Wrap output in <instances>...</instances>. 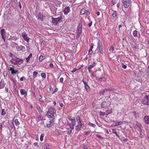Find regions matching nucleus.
<instances>
[{
  "instance_id": "f257e3e1",
  "label": "nucleus",
  "mask_w": 149,
  "mask_h": 149,
  "mask_svg": "<svg viewBox=\"0 0 149 149\" xmlns=\"http://www.w3.org/2000/svg\"><path fill=\"white\" fill-rule=\"evenodd\" d=\"M56 111V110L54 107L49 109L47 113L48 117L49 118H54V115Z\"/></svg>"
},
{
  "instance_id": "f03ea898",
  "label": "nucleus",
  "mask_w": 149,
  "mask_h": 149,
  "mask_svg": "<svg viewBox=\"0 0 149 149\" xmlns=\"http://www.w3.org/2000/svg\"><path fill=\"white\" fill-rule=\"evenodd\" d=\"M23 60L22 59H20L19 58H17L15 57L14 58L12 59L10 61V62L12 64L14 65H17L18 64H20L21 63H22L23 62Z\"/></svg>"
},
{
  "instance_id": "7ed1b4c3",
  "label": "nucleus",
  "mask_w": 149,
  "mask_h": 149,
  "mask_svg": "<svg viewBox=\"0 0 149 149\" xmlns=\"http://www.w3.org/2000/svg\"><path fill=\"white\" fill-rule=\"evenodd\" d=\"M142 103L144 105H149V95L146 96L142 99Z\"/></svg>"
},
{
  "instance_id": "20e7f679",
  "label": "nucleus",
  "mask_w": 149,
  "mask_h": 149,
  "mask_svg": "<svg viewBox=\"0 0 149 149\" xmlns=\"http://www.w3.org/2000/svg\"><path fill=\"white\" fill-rule=\"evenodd\" d=\"M62 17L61 16L59 17L58 18H54V17L52 18V22L54 25H57L58 22H60Z\"/></svg>"
},
{
  "instance_id": "39448f33",
  "label": "nucleus",
  "mask_w": 149,
  "mask_h": 149,
  "mask_svg": "<svg viewBox=\"0 0 149 149\" xmlns=\"http://www.w3.org/2000/svg\"><path fill=\"white\" fill-rule=\"evenodd\" d=\"M0 32L1 33V37L3 39L4 42H5L6 41V32L5 31V30L3 29H1V30Z\"/></svg>"
},
{
  "instance_id": "423d86ee",
  "label": "nucleus",
  "mask_w": 149,
  "mask_h": 149,
  "mask_svg": "<svg viewBox=\"0 0 149 149\" xmlns=\"http://www.w3.org/2000/svg\"><path fill=\"white\" fill-rule=\"evenodd\" d=\"M131 0H123V5L125 8H127L130 5Z\"/></svg>"
},
{
  "instance_id": "0eeeda50",
  "label": "nucleus",
  "mask_w": 149,
  "mask_h": 149,
  "mask_svg": "<svg viewBox=\"0 0 149 149\" xmlns=\"http://www.w3.org/2000/svg\"><path fill=\"white\" fill-rule=\"evenodd\" d=\"M110 105L109 101H105L103 102L101 104V106L102 108L106 109L107 108L109 105Z\"/></svg>"
},
{
  "instance_id": "6e6552de",
  "label": "nucleus",
  "mask_w": 149,
  "mask_h": 149,
  "mask_svg": "<svg viewBox=\"0 0 149 149\" xmlns=\"http://www.w3.org/2000/svg\"><path fill=\"white\" fill-rule=\"evenodd\" d=\"M22 36L25 41L29 42V38H28L27 35L25 32L22 33Z\"/></svg>"
},
{
  "instance_id": "1a4fd4ad",
  "label": "nucleus",
  "mask_w": 149,
  "mask_h": 149,
  "mask_svg": "<svg viewBox=\"0 0 149 149\" xmlns=\"http://www.w3.org/2000/svg\"><path fill=\"white\" fill-rule=\"evenodd\" d=\"M16 48L18 51H21L23 52H24L26 51L25 47L22 45L16 47Z\"/></svg>"
},
{
  "instance_id": "9d476101",
  "label": "nucleus",
  "mask_w": 149,
  "mask_h": 149,
  "mask_svg": "<svg viewBox=\"0 0 149 149\" xmlns=\"http://www.w3.org/2000/svg\"><path fill=\"white\" fill-rule=\"evenodd\" d=\"M82 24H81V25H80V24H79L78 27L77 33H78L79 35H81L82 32Z\"/></svg>"
},
{
  "instance_id": "9b49d317",
  "label": "nucleus",
  "mask_w": 149,
  "mask_h": 149,
  "mask_svg": "<svg viewBox=\"0 0 149 149\" xmlns=\"http://www.w3.org/2000/svg\"><path fill=\"white\" fill-rule=\"evenodd\" d=\"M54 118H53L52 120L49 122V123H47L46 126L48 127H49L52 126L54 122Z\"/></svg>"
},
{
  "instance_id": "f8f14e48",
  "label": "nucleus",
  "mask_w": 149,
  "mask_h": 149,
  "mask_svg": "<svg viewBox=\"0 0 149 149\" xmlns=\"http://www.w3.org/2000/svg\"><path fill=\"white\" fill-rule=\"evenodd\" d=\"M50 9L51 12L53 13H56V11L57 10V8H56L53 4H52V6L50 8Z\"/></svg>"
},
{
  "instance_id": "ddd939ff",
  "label": "nucleus",
  "mask_w": 149,
  "mask_h": 149,
  "mask_svg": "<svg viewBox=\"0 0 149 149\" xmlns=\"http://www.w3.org/2000/svg\"><path fill=\"white\" fill-rule=\"evenodd\" d=\"M144 123L147 124H149V116H145L143 118Z\"/></svg>"
},
{
  "instance_id": "4468645a",
  "label": "nucleus",
  "mask_w": 149,
  "mask_h": 149,
  "mask_svg": "<svg viewBox=\"0 0 149 149\" xmlns=\"http://www.w3.org/2000/svg\"><path fill=\"white\" fill-rule=\"evenodd\" d=\"M82 81L85 85L84 87L86 91H88V89L90 88V87L88 84V82H85L83 79L82 80Z\"/></svg>"
},
{
  "instance_id": "2eb2a0df",
  "label": "nucleus",
  "mask_w": 149,
  "mask_h": 149,
  "mask_svg": "<svg viewBox=\"0 0 149 149\" xmlns=\"http://www.w3.org/2000/svg\"><path fill=\"white\" fill-rule=\"evenodd\" d=\"M70 9L69 6L65 7L64 8L63 12L65 15H67L70 12Z\"/></svg>"
},
{
  "instance_id": "dca6fc26",
  "label": "nucleus",
  "mask_w": 149,
  "mask_h": 149,
  "mask_svg": "<svg viewBox=\"0 0 149 149\" xmlns=\"http://www.w3.org/2000/svg\"><path fill=\"white\" fill-rule=\"evenodd\" d=\"M9 70L11 71V73L12 74H16L18 72V70H15L13 68L10 67Z\"/></svg>"
},
{
  "instance_id": "f3484780",
  "label": "nucleus",
  "mask_w": 149,
  "mask_h": 149,
  "mask_svg": "<svg viewBox=\"0 0 149 149\" xmlns=\"http://www.w3.org/2000/svg\"><path fill=\"white\" fill-rule=\"evenodd\" d=\"M5 85L4 81L3 79H1L0 82V89L3 88Z\"/></svg>"
},
{
  "instance_id": "a211bd4d",
  "label": "nucleus",
  "mask_w": 149,
  "mask_h": 149,
  "mask_svg": "<svg viewBox=\"0 0 149 149\" xmlns=\"http://www.w3.org/2000/svg\"><path fill=\"white\" fill-rule=\"evenodd\" d=\"M20 93L22 95H24V97H26L27 96V93L24 89H22L20 90Z\"/></svg>"
},
{
  "instance_id": "6ab92c4d",
  "label": "nucleus",
  "mask_w": 149,
  "mask_h": 149,
  "mask_svg": "<svg viewBox=\"0 0 149 149\" xmlns=\"http://www.w3.org/2000/svg\"><path fill=\"white\" fill-rule=\"evenodd\" d=\"M97 49L100 52L101 54H103V50L102 46H97Z\"/></svg>"
},
{
  "instance_id": "aec40b11",
  "label": "nucleus",
  "mask_w": 149,
  "mask_h": 149,
  "mask_svg": "<svg viewBox=\"0 0 149 149\" xmlns=\"http://www.w3.org/2000/svg\"><path fill=\"white\" fill-rule=\"evenodd\" d=\"M107 90L105 88L104 89L101 91L100 93L99 94L100 95H104V93L105 92H107Z\"/></svg>"
},
{
  "instance_id": "412c9836",
  "label": "nucleus",
  "mask_w": 149,
  "mask_h": 149,
  "mask_svg": "<svg viewBox=\"0 0 149 149\" xmlns=\"http://www.w3.org/2000/svg\"><path fill=\"white\" fill-rule=\"evenodd\" d=\"M96 63L95 62H93L92 64L89 65H88V68L90 69H92L95 66Z\"/></svg>"
},
{
  "instance_id": "4be33fe9",
  "label": "nucleus",
  "mask_w": 149,
  "mask_h": 149,
  "mask_svg": "<svg viewBox=\"0 0 149 149\" xmlns=\"http://www.w3.org/2000/svg\"><path fill=\"white\" fill-rule=\"evenodd\" d=\"M112 133H113L115 134L116 136H117V137L119 138V139H120V137L119 135L117 134V132L116 131V130L115 129H113L112 130Z\"/></svg>"
},
{
  "instance_id": "5701e85b",
  "label": "nucleus",
  "mask_w": 149,
  "mask_h": 149,
  "mask_svg": "<svg viewBox=\"0 0 149 149\" xmlns=\"http://www.w3.org/2000/svg\"><path fill=\"white\" fill-rule=\"evenodd\" d=\"M38 18L41 21H43V15L39 13L38 15Z\"/></svg>"
},
{
  "instance_id": "b1692460",
  "label": "nucleus",
  "mask_w": 149,
  "mask_h": 149,
  "mask_svg": "<svg viewBox=\"0 0 149 149\" xmlns=\"http://www.w3.org/2000/svg\"><path fill=\"white\" fill-rule=\"evenodd\" d=\"M43 119V117L41 115L39 116L37 118V122H39L40 121H42Z\"/></svg>"
},
{
  "instance_id": "393cba45",
  "label": "nucleus",
  "mask_w": 149,
  "mask_h": 149,
  "mask_svg": "<svg viewBox=\"0 0 149 149\" xmlns=\"http://www.w3.org/2000/svg\"><path fill=\"white\" fill-rule=\"evenodd\" d=\"M81 127H80L79 125H77L75 127V130H76L79 131L81 130L82 129Z\"/></svg>"
},
{
  "instance_id": "a878e982",
  "label": "nucleus",
  "mask_w": 149,
  "mask_h": 149,
  "mask_svg": "<svg viewBox=\"0 0 149 149\" xmlns=\"http://www.w3.org/2000/svg\"><path fill=\"white\" fill-rule=\"evenodd\" d=\"M117 13L116 11H113V13L112 15V16L113 17H115L117 15Z\"/></svg>"
},
{
  "instance_id": "bb28decb",
  "label": "nucleus",
  "mask_w": 149,
  "mask_h": 149,
  "mask_svg": "<svg viewBox=\"0 0 149 149\" xmlns=\"http://www.w3.org/2000/svg\"><path fill=\"white\" fill-rule=\"evenodd\" d=\"M136 125L139 128H141L142 127V125L139 122H136Z\"/></svg>"
},
{
  "instance_id": "cd10ccee",
  "label": "nucleus",
  "mask_w": 149,
  "mask_h": 149,
  "mask_svg": "<svg viewBox=\"0 0 149 149\" xmlns=\"http://www.w3.org/2000/svg\"><path fill=\"white\" fill-rule=\"evenodd\" d=\"M32 56V54H29V56L28 57L26 58V61L27 63L29 62V61L30 59L31 58V57Z\"/></svg>"
},
{
  "instance_id": "c85d7f7f",
  "label": "nucleus",
  "mask_w": 149,
  "mask_h": 149,
  "mask_svg": "<svg viewBox=\"0 0 149 149\" xmlns=\"http://www.w3.org/2000/svg\"><path fill=\"white\" fill-rule=\"evenodd\" d=\"M123 123V122L120 121L119 122H118L116 123V124L114 125V126H117L118 125H121Z\"/></svg>"
},
{
  "instance_id": "c756f323",
  "label": "nucleus",
  "mask_w": 149,
  "mask_h": 149,
  "mask_svg": "<svg viewBox=\"0 0 149 149\" xmlns=\"http://www.w3.org/2000/svg\"><path fill=\"white\" fill-rule=\"evenodd\" d=\"M36 108L39 113H40L42 112V111L39 106L37 105V106Z\"/></svg>"
},
{
  "instance_id": "7c9ffc66",
  "label": "nucleus",
  "mask_w": 149,
  "mask_h": 149,
  "mask_svg": "<svg viewBox=\"0 0 149 149\" xmlns=\"http://www.w3.org/2000/svg\"><path fill=\"white\" fill-rule=\"evenodd\" d=\"M76 122L75 119H73V120L71 121V125L73 126H75L76 125Z\"/></svg>"
},
{
  "instance_id": "2f4dec72",
  "label": "nucleus",
  "mask_w": 149,
  "mask_h": 149,
  "mask_svg": "<svg viewBox=\"0 0 149 149\" xmlns=\"http://www.w3.org/2000/svg\"><path fill=\"white\" fill-rule=\"evenodd\" d=\"M98 80L99 81H104L106 80V79L104 77H101L100 78H98Z\"/></svg>"
},
{
  "instance_id": "473e14b6",
  "label": "nucleus",
  "mask_w": 149,
  "mask_h": 149,
  "mask_svg": "<svg viewBox=\"0 0 149 149\" xmlns=\"http://www.w3.org/2000/svg\"><path fill=\"white\" fill-rule=\"evenodd\" d=\"M14 123L16 126L18 125L19 124V123L17 119L15 120Z\"/></svg>"
},
{
  "instance_id": "72a5a7b5",
  "label": "nucleus",
  "mask_w": 149,
  "mask_h": 149,
  "mask_svg": "<svg viewBox=\"0 0 149 149\" xmlns=\"http://www.w3.org/2000/svg\"><path fill=\"white\" fill-rule=\"evenodd\" d=\"M138 31L136 30L134 31L133 35L134 37H136Z\"/></svg>"
},
{
  "instance_id": "f704fd0d",
  "label": "nucleus",
  "mask_w": 149,
  "mask_h": 149,
  "mask_svg": "<svg viewBox=\"0 0 149 149\" xmlns=\"http://www.w3.org/2000/svg\"><path fill=\"white\" fill-rule=\"evenodd\" d=\"M38 72L36 71H34L33 73V77L34 78H35L37 77Z\"/></svg>"
},
{
  "instance_id": "c9c22d12",
  "label": "nucleus",
  "mask_w": 149,
  "mask_h": 149,
  "mask_svg": "<svg viewBox=\"0 0 149 149\" xmlns=\"http://www.w3.org/2000/svg\"><path fill=\"white\" fill-rule=\"evenodd\" d=\"M44 59V57L42 55H41L39 58V60L40 61H41Z\"/></svg>"
},
{
  "instance_id": "e433bc0d",
  "label": "nucleus",
  "mask_w": 149,
  "mask_h": 149,
  "mask_svg": "<svg viewBox=\"0 0 149 149\" xmlns=\"http://www.w3.org/2000/svg\"><path fill=\"white\" fill-rule=\"evenodd\" d=\"M102 46V42L99 40L98 42L97 46Z\"/></svg>"
},
{
  "instance_id": "4c0bfd02",
  "label": "nucleus",
  "mask_w": 149,
  "mask_h": 149,
  "mask_svg": "<svg viewBox=\"0 0 149 149\" xmlns=\"http://www.w3.org/2000/svg\"><path fill=\"white\" fill-rule=\"evenodd\" d=\"M88 124L89 125H91V126L92 127H95L96 126V125L95 124L93 123H91L90 122H89L88 123Z\"/></svg>"
},
{
  "instance_id": "58836bf2",
  "label": "nucleus",
  "mask_w": 149,
  "mask_h": 149,
  "mask_svg": "<svg viewBox=\"0 0 149 149\" xmlns=\"http://www.w3.org/2000/svg\"><path fill=\"white\" fill-rule=\"evenodd\" d=\"M22 3V2L21 1H19L18 3V6H19V8L21 9L22 8V5H21V3Z\"/></svg>"
},
{
  "instance_id": "ea45409f",
  "label": "nucleus",
  "mask_w": 149,
  "mask_h": 149,
  "mask_svg": "<svg viewBox=\"0 0 149 149\" xmlns=\"http://www.w3.org/2000/svg\"><path fill=\"white\" fill-rule=\"evenodd\" d=\"M11 38L12 40L15 41L17 40L18 38H17L15 36H13L11 37Z\"/></svg>"
},
{
  "instance_id": "a19ab883",
  "label": "nucleus",
  "mask_w": 149,
  "mask_h": 149,
  "mask_svg": "<svg viewBox=\"0 0 149 149\" xmlns=\"http://www.w3.org/2000/svg\"><path fill=\"white\" fill-rule=\"evenodd\" d=\"M106 112L107 113H106V115L107 116L109 114L111 113L112 112V111H111V110H110V111L109 110H107Z\"/></svg>"
},
{
  "instance_id": "79ce46f5",
  "label": "nucleus",
  "mask_w": 149,
  "mask_h": 149,
  "mask_svg": "<svg viewBox=\"0 0 149 149\" xmlns=\"http://www.w3.org/2000/svg\"><path fill=\"white\" fill-rule=\"evenodd\" d=\"M114 47L113 46H111L110 49H109V50L110 51H111L112 52L114 53V52H113V51H114Z\"/></svg>"
},
{
  "instance_id": "37998d69",
  "label": "nucleus",
  "mask_w": 149,
  "mask_h": 149,
  "mask_svg": "<svg viewBox=\"0 0 149 149\" xmlns=\"http://www.w3.org/2000/svg\"><path fill=\"white\" fill-rule=\"evenodd\" d=\"M44 134H42L40 136V140L41 141L43 140V138L44 136Z\"/></svg>"
},
{
  "instance_id": "c03bdc74",
  "label": "nucleus",
  "mask_w": 149,
  "mask_h": 149,
  "mask_svg": "<svg viewBox=\"0 0 149 149\" xmlns=\"http://www.w3.org/2000/svg\"><path fill=\"white\" fill-rule=\"evenodd\" d=\"M41 76L42 78H45L46 77V75L45 73H42L41 74Z\"/></svg>"
},
{
  "instance_id": "a18cd8bd",
  "label": "nucleus",
  "mask_w": 149,
  "mask_h": 149,
  "mask_svg": "<svg viewBox=\"0 0 149 149\" xmlns=\"http://www.w3.org/2000/svg\"><path fill=\"white\" fill-rule=\"evenodd\" d=\"M86 10L84 9H83L81 10V14H84L85 13V11H86Z\"/></svg>"
},
{
  "instance_id": "49530a36",
  "label": "nucleus",
  "mask_w": 149,
  "mask_h": 149,
  "mask_svg": "<svg viewBox=\"0 0 149 149\" xmlns=\"http://www.w3.org/2000/svg\"><path fill=\"white\" fill-rule=\"evenodd\" d=\"M6 114V113L5 111V110L4 109H3L2 110V111L1 113V115L2 116H3Z\"/></svg>"
},
{
  "instance_id": "de8ad7c7",
  "label": "nucleus",
  "mask_w": 149,
  "mask_h": 149,
  "mask_svg": "<svg viewBox=\"0 0 149 149\" xmlns=\"http://www.w3.org/2000/svg\"><path fill=\"white\" fill-rule=\"evenodd\" d=\"M79 125L80 127H81L82 128H83L84 127V123L82 122L79 124Z\"/></svg>"
},
{
  "instance_id": "09e8293b",
  "label": "nucleus",
  "mask_w": 149,
  "mask_h": 149,
  "mask_svg": "<svg viewBox=\"0 0 149 149\" xmlns=\"http://www.w3.org/2000/svg\"><path fill=\"white\" fill-rule=\"evenodd\" d=\"M76 119L77 121L81 120L80 117L79 116H78L76 117Z\"/></svg>"
},
{
  "instance_id": "8fccbe9b",
  "label": "nucleus",
  "mask_w": 149,
  "mask_h": 149,
  "mask_svg": "<svg viewBox=\"0 0 149 149\" xmlns=\"http://www.w3.org/2000/svg\"><path fill=\"white\" fill-rule=\"evenodd\" d=\"M85 14L87 16L90 14V13L88 10H86V11H85Z\"/></svg>"
},
{
  "instance_id": "3c124183",
  "label": "nucleus",
  "mask_w": 149,
  "mask_h": 149,
  "mask_svg": "<svg viewBox=\"0 0 149 149\" xmlns=\"http://www.w3.org/2000/svg\"><path fill=\"white\" fill-rule=\"evenodd\" d=\"M100 115L102 116H104L105 114L106 115V113L105 112H103L101 111H100Z\"/></svg>"
},
{
  "instance_id": "603ef678",
  "label": "nucleus",
  "mask_w": 149,
  "mask_h": 149,
  "mask_svg": "<svg viewBox=\"0 0 149 149\" xmlns=\"http://www.w3.org/2000/svg\"><path fill=\"white\" fill-rule=\"evenodd\" d=\"M116 0H112V3L113 4V5L111 6L114 5L115 4L117 3V1H116Z\"/></svg>"
},
{
  "instance_id": "864d4df0",
  "label": "nucleus",
  "mask_w": 149,
  "mask_h": 149,
  "mask_svg": "<svg viewBox=\"0 0 149 149\" xmlns=\"http://www.w3.org/2000/svg\"><path fill=\"white\" fill-rule=\"evenodd\" d=\"M133 114L135 116V118L137 117L138 116V114H137L136 113L135 111L133 112Z\"/></svg>"
},
{
  "instance_id": "5fc2aeb1",
  "label": "nucleus",
  "mask_w": 149,
  "mask_h": 149,
  "mask_svg": "<svg viewBox=\"0 0 149 149\" xmlns=\"http://www.w3.org/2000/svg\"><path fill=\"white\" fill-rule=\"evenodd\" d=\"M134 43V42H132L131 44V46H132V47L133 48H134L135 49H136V46H135V45L133 44V43Z\"/></svg>"
},
{
  "instance_id": "6e6d98bb",
  "label": "nucleus",
  "mask_w": 149,
  "mask_h": 149,
  "mask_svg": "<svg viewBox=\"0 0 149 149\" xmlns=\"http://www.w3.org/2000/svg\"><path fill=\"white\" fill-rule=\"evenodd\" d=\"M14 2L16 4V6H18L17 0H14Z\"/></svg>"
},
{
  "instance_id": "4d7b16f0",
  "label": "nucleus",
  "mask_w": 149,
  "mask_h": 149,
  "mask_svg": "<svg viewBox=\"0 0 149 149\" xmlns=\"http://www.w3.org/2000/svg\"><path fill=\"white\" fill-rule=\"evenodd\" d=\"M98 51L97 50H95V52H94L93 53V54L95 56H96L97 55V52H98Z\"/></svg>"
},
{
  "instance_id": "13d9d810",
  "label": "nucleus",
  "mask_w": 149,
  "mask_h": 149,
  "mask_svg": "<svg viewBox=\"0 0 149 149\" xmlns=\"http://www.w3.org/2000/svg\"><path fill=\"white\" fill-rule=\"evenodd\" d=\"M122 67L123 68H124V69H125L127 67L126 65H124L123 63H122Z\"/></svg>"
},
{
  "instance_id": "bf43d9fd",
  "label": "nucleus",
  "mask_w": 149,
  "mask_h": 149,
  "mask_svg": "<svg viewBox=\"0 0 149 149\" xmlns=\"http://www.w3.org/2000/svg\"><path fill=\"white\" fill-rule=\"evenodd\" d=\"M93 51L92 49H90L88 52V53L89 54L91 55L92 54Z\"/></svg>"
},
{
  "instance_id": "052dcab7",
  "label": "nucleus",
  "mask_w": 149,
  "mask_h": 149,
  "mask_svg": "<svg viewBox=\"0 0 149 149\" xmlns=\"http://www.w3.org/2000/svg\"><path fill=\"white\" fill-rule=\"evenodd\" d=\"M40 97L39 98V100L42 102H43V101L42 100V97L41 95H40Z\"/></svg>"
},
{
  "instance_id": "680f3d73",
  "label": "nucleus",
  "mask_w": 149,
  "mask_h": 149,
  "mask_svg": "<svg viewBox=\"0 0 149 149\" xmlns=\"http://www.w3.org/2000/svg\"><path fill=\"white\" fill-rule=\"evenodd\" d=\"M72 132V130H68V134H70Z\"/></svg>"
},
{
  "instance_id": "e2e57ef3",
  "label": "nucleus",
  "mask_w": 149,
  "mask_h": 149,
  "mask_svg": "<svg viewBox=\"0 0 149 149\" xmlns=\"http://www.w3.org/2000/svg\"><path fill=\"white\" fill-rule=\"evenodd\" d=\"M63 77H61L60 79V81L61 83H63Z\"/></svg>"
},
{
  "instance_id": "0e129e2a",
  "label": "nucleus",
  "mask_w": 149,
  "mask_h": 149,
  "mask_svg": "<svg viewBox=\"0 0 149 149\" xmlns=\"http://www.w3.org/2000/svg\"><path fill=\"white\" fill-rule=\"evenodd\" d=\"M9 56L11 57H13L14 56V55L11 52H10L9 54Z\"/></svg>"
},
{
  "instance_id": "69168bd1",
  "label": "nucleus",
  "mask_w": 149,
  "mask_h": 149,
  "mask_svg": "<svg viewBox=\"0 0 149 149\" xmlns=\"http://www.w3.org/2000/svg\"><path fill=\"white\" fill-rule=\"evenodd\" d=\"M77 70L76 68H74V69L73 70L71 71V72H72V73H74Z\"/></svg>"
},
{
  "instance_id": "338daca9",
  "label": "nucleus",
  "mask_w": 149,
  "mask_h": 149,
  "mask_svg": "<svg viewBox=\"0 0 149 149\" xmlns=\"http://www.w3.org/2000/svg\"><path fill=\"white\" fill-rule=\"evenodd\" d=\"M84 133H85V134L86 135H88L90 134V133L87 132L85 131L84 132Z\"/></svg>"
},
{
  "instance_id": "774afa93",
  "label": "nucleus",
  "mask_w": 149,
  "mask_h": 149,
  "mask_svg": "<svg viewBox=\"0 0 149 149\" xmlns=\"http://www.w3.org/2000/svg\"><path fill=\"white\" fill-rule=\"evenodd\" d=\"M59 105L61 107H62L63 106V104L61 102H59Z\"/></svg>"
}]
</instances>
